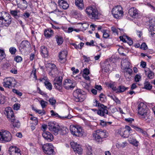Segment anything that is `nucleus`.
I'll list each match as a JSON object with an SVG mask.
<instances>
[{
    "label": "nucleus",
    "mask_w": 155,
    "mask_h": 155,
    "mask_svg": "<svg viewBox=\"0 0 155 155\" xmlns=\"http://www.w3.org/2000/svg\"><path fill=\"white\" fill-rule=\"evenodd\" d=\"M11 22V16L8 13L4 11L0 12V27H8Z\"/></svg>",
    "instance_id": "1"
},
{
    "label": "nucleus",
    "mask_w": 155,
    "mask_h": 155,
    "mask_svg": "<svg viewBox=\"0 0 155 155\" xmlns=\"http://www.w3.org/2000/svg\"><path fill=\"white\" fill-rule=\"evenodd\" d=\"M12 139V135L9 131L3 129L0 130V143H5L9 142Z\"/></svg>",
    "instance_id": "2"
},
{
    "label": "nucleus",
    "mask_w": 155,
    "mask_h": 155,
    "mask_svg": "<svg viewBox=\"0 0 155 155\" xmlns=\"http://www.w3.org/2000/svg\"><path fill=\"white\" fill-rule=\"evenodd\" d=\"M93 136L96 142L101 143L103 141V139L107 137L106 131L102 130H97L93 133Z\"/></svg>",
    "instance_id": "3"
},
{
    "label": "nucleus",
    "mask_w": 155,
    "mask_h": 155,
    "mask_svg": "<svg viewBox=\"0 0 155 155\" xmlns=\"http://www.w3.org/2000/svg\"><path fill=\"white\" fill-rule=\"evenodd\" d=\"M85 11L88 16L92 19H97L100 17V14L97 10L92 7L87 8Z\"/></svg>",
    "instance_id": "4"
},
{
    "label": "nucleus",
    "mask_w": 155,
    "mask_h": 155,
    "mask_svg": "<svg viewBox=\"0 0 155 155\" xmlns=\"http://www.w3.org/2000/svg\"><path fill=\"white\" fill-rule=\"evenodd\" d=\"M70 130L72 135L77 137L82 136L84 133L82 128L78 125H71L70 127Z\"/></svg>",
    "instance_id": "5"
},
{
    "label": "nucleus",
    "mask_w": 155,
    "mask_h": 155,
    "mask_svg": "<svg viewBox=\"0 0 155 155\" xmlns=\"http://www.w3.org/2000/svg\"><path fill=\"white\" fill-rule=\"evenodd\" d=\"M111 12L114 17L116 19H120L123 15V8L120 5L116 6L113 7Z\"/></svg>",
    "instance_id": "6"
},
{
    "label": "nucleus",
    "mask_w": 155,
    "mask_h": 155,
    "mask_svg": "<svg viewBox=\"0 0 155 155\" xmlns=\"http://www.w3.org/2000/svg\"><path fill=\"white\" fill-rule=\"evenodd\" d=\"M84 92L80 89H78L73 93L74 100L77 102H81L85 99Z\"/></svg>",
    "instance_id": "7"
},
{
    "label": "nucleus",
    "mask_w": 155,
    "mask_h": 155,
    "mask_svg": "<svg viewBox=\"0 0 155 155\" xmlns=\"http://www.w3.org/2000/svg\"><path fill=\"white\" fill-rule=\"evenodd\" d=\"M148 108L146 104L141 102L138 105V114L141 115V117L145 118L147 116Z\"/></svg>",
    "instance_id": "8"
},
{
    "label": "nucleus",
    "mask_w": 155,
    "mask_h": 155,
    "mask_svg": "<svg viewBox=\"0 0 155 155\" xmlns=\"http://www.w3.org/2000/svg\"><path fill=\"white\" fill-rule=\"evenodd\" d=\"M59 128L60 126L57 124L52 122L48 123L47 127V128L49 130L53 132L55 135L58 134Z\"/></svg>",
    "instance_id": "9"
},
{
    "label": "nucleus",
    "mask_w": 155,
    "mask_h": 155,
    "mask_svg": "<svg viewBox=\"0 0 155 155\" xmlns=\"http://www.w3.org/2000/svg\"><path fill=\"white\" fill-rule=\"evenodd\" d=\"M4 113L6 115L8 120L11 122H12L14 120V115L12 109L10 107H7L5 108Z\"/></svg>",
    "instance_id": "10"
},
{
    "label": "nucleus",
    "mask_w": 155,
    "mask_h": 155,
    "mask_svg": "<svg viewBox=\"0 0 155 155\" xmlns=\"http://www.w3.org/2000/svg\"><path fill=\"white\" fill-rule=\"evenodd\" d=\"M53 146L50 143H46L43 145L42 149L44 152L47 154L51 155L54 152Z\"/></svg>",
    "instance_id": "11"
},
{
    "label": "nucleus",
    "mask_w": 155,
    "mask_h": 155,
    "mask_svg": "<svg viewBox=\"0 0 155 155\" xmlns=\"http://www.w3.org/2000/svg\"><path fill=\"white\" fill-rule=\"evenodd\" d=\"M70 145L73 150L76 153L80 155L82 154L83 149L80 145L73 141L71 142Z\"/></svg>",
    "instance_id": "12"
},
{
    "label": "nucleus",
    "mask_w": 155,
    "mask_h": 155,
    "mask_svg": "<svg viewBox=\"0 0 155 155\" xmlns=\"http://www.w3.org/2000/svg\"><path fill=\"white\" fill-rule=\"evenodd\" d=\"M107 107L103 104H100V107H99L97 114L100 116L105 117L108 114Z\"/></svg>",
    "instance_id": "13"
},
{
    "label": "nucleus",
    "mask_w": 155,
    "mask_h": 155,
    "mask_svg": "<svg viewBox=\"0 0 155 155\" xmlns=\"http://www.w3.org/2000/svg\"><path fill=\"white\" fill-rule=\"evenodd\" d=\"M62 77H58L55 78L53 84L56 89L60 90L62 89Z\"/></svg>",
    "instance_id": "14"
},
{
    "label": "nucleus",
    "mask_w": 155,
    "mask_h": 155,
    "mask_svg": "<svg viewBox=\"0 0 155 155\" xmlns=\"http://www.w3.org/2000/svg\"><path fill=\"white\" fill-rule=\"evenodd\" d=\"M75 85L74 82L70 79H66L63 84L64 87L67 89H73Z\"/></svg>",
    "instance_id": "15"
},
{
    "label": "nucleus",
    "mask_w": 155,
    "mask_h": 155,
    "mask_svg": "<svg viewBox=\"0 0 155 155\" xmlns=\"http://www.w3.org/2000/svg\"><path fill=\"white\" fill-rule=\"evenodd\" d=\"M20 150L15 146L9 148V153L10 155H21Z\"/></svg>",
    "instance_id": "16"
},
{
    "label": "nucleus",
    "mask_w": 155,
    "mask_h": 155,
    "mask_svg": "<svg viewBox=\"0 0 155 155\" xmlns=\"http://www.w3.org/2000/svg\"><path fill=\"white\" fill-rule=\"evenodd\" d=\"M129 15L134 18H137L138 17L139 15V11L134 8H132L129 10Z\"/></svg>",
    "instance_id": "17"
},
{
    "label": "nucleus",
    "mask_w": 155,
    "mask_h": 155,
    "mask_svg": "<svg viewBox=\"0 0 155 155\" xmlns=\"http://www.w3.org/2000/svg\"><path fill=\"white\" fill-rule=\"evenodd\" d=\"M102 69L103 71L106 73H108L110 70V64L109 62L105 61L101 65Z\"/></svg>",
    "instance_id": "18"
},
{
    "label": "nucleus",
    "mask_w": 155,
    "mask_h": 155,
    "mask_svg": "<svg viewBox=\"0 0 155 155\" xmlns=\"http://www.w3.org/2000/svg\"><path fill=\"white\" fill-rule=\"evenodd\" d=\"M42 135L44 138L48 142L51 141L53 140V135L49 132H44Z\"/></svg>",
    "instance_id": "19"
},
{
    "label": "nucleus",
    "mask_w": 155,
    "mask_h": 155,
    "mask_svg": "<svg viewBox=\"0 0 155 155\" xmlns=\"http://www.w3.org/2000/svg\"><path fill=\"white\" fill-rule=\"evenodd\" d=\"M130 63L128 59L127 58H123L121 61V68L123 70L126 69V68L130 67Z\"/></svg>",
    "instance_id": "20"
},
{
    "label": "nucleus",
    "mask_w": 155,
    "mask_h": 155,
    "mask_svg": "<svg viewBox=\"0 0 155 155\" xmlns=\"http://www.w3.org/2000/svg\"><path fill=\"white\" fill-rule=\"evenodd\" d=\"M67 54V52L66 51H63L60 53L59 58V61L61 62L64 63L66 61Z\"/></svg>",
    "instance_id": "21"
},
{
    "label": "nucleus",
    "mask_w": 155,
    "mask_h": 155,
    "mask_svg": "<svg viewBox=\"0 0 155 155\" xmlns=\"http://www.w3.org/2000/svg\"><path fill=\"white\" fill-rule=\"evenodd\" d=\"M13 79L11 78H8L4 79L2 84L5 87H9L11 86Z\"/></svg>",
    "instance_id": "22"
},
{
    "label": "nucleus",
    "mask_w": 155,
    "mask_h": 155,
    "mask_svg": "<svg viewBox=\"0 0 155 155\" xmlns=\"http://www.w3.org/2000/svg\"><path fill=\"white\" fill-rule=\"evenodd\" d=\"M40 52L41 56L44 58H47L48 56V48L44 46H41Z\"/></svg>",
    "instance_id": "23"
},
{
    "label": "nucleus",
    "mask_w": 155,
    "mask_h": 155,
    "mask_svg": "<svg viewBox=\"0 0 155 155\" xmlns=\"http://www.w3.org/2000/svg\"><path fill=\"white\" fill-rule=\"evenodd\" d=\"M20 47L21 49L26 50L31 47V45L28 41H23L21 43Z\"/></svg>",
    "instance_id": "24"
},
{
    "label": "nucleus",
    "mask_w": 155,
    "mask_h": 155,
    "mask_svg": "<svg viewBox=\"0 0 155 155\" xmlns=\"http://www.w3.org/2000/svg\"><path fill=\"white\" fill-rule=\"evenodd\" d=\"M23 3L21 4L17 2V4L18 7L21 9L22 10H25L26 9L28 6V4L25 0H22Z\"/></svg>",
    "instance_id": "25"
},
{
    "label": "nucleus",
    "mask_w": 155,
    "mask_h": 155,
    "mask_svg": "<svg viewBox=\"0 0 155 155\" xmlns=\"http://www.w3.org/2000/svg\"><path fill=\"white\" fill-rule=\"evenodd\" d=\"M58 4L60 8L66 9L69 7V5L66 1L63 0H59Z\"/></svg>",
    "instance_id": "26"
},
{
    "label": "nucleus",
    "mask_w": 155,
    "mask_h": 155,
    "mask_svg": "<svg viewBox=\"0 0 155 155\" xmlns=\"http://www.w3.org/2000/svg\"><path fill=\"white\" fill-rule=\"evenodd\" d=\"M51 115L54 116L55 117L59 118L61 119H70L71 118V116H61L58 113L55 112L53 110H51L50 111Z\"/></svg>",
    "instance_id": "27"
},
{
    "label": "nucleus",
    "mask_w": 155,
    "mask_h": 155,
    "mask_svg": "<svg viewBox=\"0 0 155 155\" xmlns=\"http://www.w3.org/2000/svg\"><path fill=\"white\" fill-rule=\"evenodd\" d=\"M118 133L120 136L123 137H127L130 133L128 131L125 130L123 128L120 129Z\"/></svg>",
    "instance_id": "28"
},
{
    "label": "nucleus",
    "mask_w": 155,
    "mask_h": 155,
    "mask_svg": "<svg viewBox=\"0 0 155 155\" xmlns=\"http://www.w3.org/2000/svg\"><path fill=\"white\" fill-rule=\"evenodd\" d=\"M133 134L131 135L130 137L128 139V141L129 142L136 147L138 146V142L136 140L135 138L133 136Z\"/></svg>",
    "instance_id": "29"
},
{
    "label": "nucleus",
    "mask_w": 155,
    "mask_h": 155,
    "mask_svg": "<svg viewBox=\"0 0 155 155\" xmlns=\"http://www.w3.org/2000/svg\"><path fill=\"white\" fill-rule=\"evenodd\" d=\"M54 34L53 31L50 28L46 29L44 31V35L47 38H50Z\"/></svg>",
    "instance_id": "30"
},
{
    "label": "nucleus",
    "mask_w": 155,
    "mask_h": 155,
    "mask_svg": "<svg viewBox=\"0 0 155 155\" xmlns=\"http://www.w3.org/2000/svg\"><path fill=\"white\" fill-rule=\"evenodd\" d=\"M75 4L79 9H82L84 8L83 0H75Z\"/></svg>",
    "instance_id": "31"
},
{
    "label": "nucleus",
    "mask_w": 155,
    "mask_h": 155,
    "mask_svg": "<svg viewBox=\"0 0 155 155\" xmlns=\"http://www.w3.org/2000/svg\"><path fill=\"white\" fill-rule=\"evenodd\" d=\"M145 73L147 77L150 79L153 78L154 76L153 73L149 69L145 70Z\"/></svg>",
    "instance_id": "32"
},
{
    "label": "nucleus",
    "mask_w": 155,
    "mask_h": 155,
    "mask_svg": "<svg viewBox=\"0 0 155 155\" xmlns=\"http://www.w3.org/2000/svg\"><path fill=\"white\" fill-rule=\"evenodd\" d=\"M131 126L132 127L134 128L137 131L142 133L144 135L146 136V135H147V133L146 132V131H144L143 129H142L136 126H135L133 125H132Z\"/></svg>",
    "instance_id": "33"
},
{
    "label": "nucleus",
    "mask_w": 155,
    "mask_h": 155,
    "mask_svg": "<svg viewBox=\"0 0 155 155\" xmlns=\"http://www.w3.org/2000/svg\"><path fill=\"white\" fill-rule=\"evenodd\" d=\"M86 155H94L91 147L88 145H86Z\"/></svg>",
    "instance_id": "34"
},
{
    "label": "nucleus",
    "mask_w": 155,
    "mask_h": 155,
    "mask_svg": "<svg viewBox=\"0 0 155 155\" xmlns=\"http://www.w3.org/2000/svg\"><path fill=\"white\" fill-rule=\"evenodd\" d=\"M13 126L14 127L19 128L20 126V124L18 120H16L14 118V120L12 122H11Z\"/></svg>",
    "instance_id": "35"
},
{
    "label": "nucleus",
    "mask_w": 155,
    "mask_h": 155,
    "mask_svg": "<svg viewBox=\"0 0 155 155\" xmlns=\"http://www.w3.org/2000/svg\"><path fill=\"white\" fill-rule=\"evenodd\" d=\"M144 87L145 89L149 90L152 88V86L150 84V82L148 81H145L144 83Z\"/></svg>",
    "instance_id": "36"
},
{
    "label": "nucleus",
    "mask_w": 155,
    "mask_h": 155,
    "mask_svg": "<svg viewBox=\"0 0 155 155\" xmlns=\"http://www.w3.org/2000/svg\"><path fill=\"white\" fill-rule=\"evenodd\" d=\"M32 109L33 110L35 111L36 113H38L39 114H41V115H43L45 114V111L43 110H39L35 108L34 107H32Z\"/></svg>",
    "instance_id": "37"
},
{
    "label": "nucleus",
    "mask_w": 155,
    "mask_h": 155,
    "mask_svg": "<svg viewBox=\"0 0 155 155\" xmlns=\"http://www.w3.org/2000/svg\"><path fill=\"white\" fill-rule=\"evenodd\" d=\"M58 71L57 68H56V70L55 69H51V71L49 73V74L50 75L54 77L56 76L58 74Z\"/></svg>",
    "instance_id": "38"
},
{
    "label": "nucleus",
    "mask_w": 155,
    "mask_h": 155,
    "mask_svg": "<svg viewBox=\"0 0 155 155\" xmlns=\"http://www.w3.org/2000/svg\"><path fill=\"white\" fill-rule=\"evenodd\" d=\"M128 89V87H125L123 85H120L118 87V90L117 91V93L123 92Z\"/></svg>",
    "instance_id": "39"
},
{
    "label": "nucleus",
    "mask_w": 155,
    "mask_h": 155,
    "mask_svg": "<svg viewBox=\"0 0 155 155\" xmlns=\"http://www.w3.org/2000/svg\"><path fill=\"white\" fill-rule=\"evenodd\" d=\"M56 41L59 45H61L63 42V39L61 37L58 36H56L55 37Z\"/></svg>",
    "instance_id": "40"
},
{
    "label": "nucleus",
    "mask_w": 155,
    "mask_h": 155,
    "mask_svg": "<svg viewBox=\"0 0 155 155\" xmlns=\"http://www.w3.org/2000/svg\"><path fill=\"white\" fill-rule=\"evenodd\" d=\"M59 129V132L60 134L62 135L65 134L67 133L68 129L66 127L61 128L60 127Z\"/></svg>",
    "instance_id": "41"
},
{
    "label": "nucleus",
    "mask_w": 155,
    "mask_h": 155,
    "mask_svg": "<svg viewBox=\"0 0 155 155\" xmlns=\"http://www.w3.org/2000/svg\"><path fill=\"white\" fill-rule=\"evenodd\" d=\"M39 102L42 109L45 108L48 104V102L43 100L39 101Z\"/></svg>",
    "instance_id": "42"
},
{
    "label": "nucleus",
    "mask_w": 155,
    "mask_h": 155,
    "mask_svg": "<svg viewBox=\"0 0 155 155\" xmlns=\"http://www.w3.org/2000/svg\"><path fill=\"white\" fill-rule=\"evenodd\" d=\"M44 84L47 89L50 90L51 89L52 87V85L48 81H45L44 82Z\"/></svg>",
    "instance_id": "43"
},
{
    "label": "nucleus",
    "mask_w": 155,
    "mask_h": 155,
    "mask_svg": "<svg viewBox=\"0 0 155 155\" xmlns=\"http://www.w3.org/2000/svg\"><path fill=\"white\" fill-rule=\"evenodd\" d=\"M30 120H32V122H31V124L34 125H36L37 124L38 121L37 118L35 117H31L30 118Z\"/></svg>",
    "instance_id": "44"
},
{
    "label": "nucleus",
    "mask_w": 155,
    "mask_h": 155,
    "mask_svg": "<svg viewBox=\"0 0 155 155\" xmlns=\"http://www.w3.org/2000/svg\"><path fill=\"white\" fill-rule=\"evenodd\" d=\"M6 55L4 50L0 49V60H3L5 57Z\"/></svg>",
    "instance_id": "45"
},
{
    "label": "nucleus",
    "mask_w": 155,
    "mask_h": 155,
    "mask_svg": "<svg viewBox=\"0 0 155 155\" xmlns=\"http://www.w3.org/2000/svg\"><path fill=\"white\" fill-rule=\"evenodd\" d=\"M18 12L16 10H11L10 13L11 15L15 18L18 17Z\"/></svg>",
    "instance_id": "46"
},
{
    "label": "nucleus",
    "mask_w": 155,
    "mask_h": 155,
    "mask_svg": "<svg viewBox=\"0 0 155 155\" xmlns=\"http://www.w3.org/2000/svg\"><path fill=\"white\" fill-rule=\"evenodd\" d=\"M55 13L59 16H62L64 15V12L61 11L59 10L58 9H56L54 11Z\"/></svg>",
    "instance_id": "47"
},
{
    "label": "nucleus",
    "mask_w": 155,
    "mask_h": 155,
    "mask_svg": "<svg viewBox=\"0 0 155 155\" xmlns=\"http://www.w3.org/2000/svg\"><path fill=\"white\" fill-rule=\"evenodd\" d=\"M127 143L126 142H123L121 143H117L116 146L118 148L122 147L124 148L127 145Z\"/></svg>",
    "instance_id": "48"
},
{
    "label": "nucleus",
    "mask_w": 155,
    "mask_h": 155,
    "mask_svg": "<svg viewBox=\"0 0 155 155\" xmlns=\"http://www.w3.org/2000/svg\"><path fill=\"white\" fill-rule=\"evenodd\" d=\"M6 97L3 95L0 94V104H3L5 101Z\"/></svg>",
    "instance_id": "49"
},
{
    "label": "nucleus",
    "mask_w": 155,
    "mask_h": 155,
    "mask_svg": "<svg viewBox=\"0 0 155 155\" xmlns=\"http://www.w3.org/2000/svg\"><path fill=\"white\" fill-rule=\"evenodd\" d=\"M100 100L102 102H105L106 101V96L103 93H101L99 96Z\"/></svg>",
    "instance_id": "50"
},
{
    "label": "nucleus",
    "mask_w": 155,
    "mask_h": 155,
    "mask_svg": "<svg viewBox=\"0 0 155 155\" xmlns=\"http://www.w3.org/2000/svg\"><path fill=\"white\" fill-rule=\"evenodd\" d=\"M10 52L12 54H15L17 50L16 48L14 47H10L9 49Z\"/></svg>",
    "instance_id": "51"
},
{
    "label": "nucleus",
    "mask_w": 155,
    "mask_h": 155,
    "mask_svg": "<svg viewBox=\"0 0 155 155\" xmlns=\"http://www.w3.org/2000/svg\"><path fill=\"white\" fill-rule=\"evenodd\" d=\"M82 29L83 30H86L88 27L89 25L88 23H84L81 24Z\"/></svg>",
    "instance_id": "52"
},
{
    "label": "nucleus",
    "mask_w": 155,
    "mask_h": 155,
    "mask_svg": "<svg viewBox=\"0 0 155 155\" xmlns=\"http://www.w3.org/2000/svg\"><path fill=\"white\" fill-rule=\"evenodd\" d=\"M126 37L127 42L130 45H131L133 44V42L131 38L129 37L128 36H124Z\"/></svg>",
    "instance_id": "53"
},
{
    "label": "nucleus",
    "mask_w": 155,
    "mask_h": 155,
    "mask_svg": "<svg viewBox=\"0 0 155 155\" xmlns=\"http://www.w3.org/2000/svg\"><path fill=\"white\" fill-rule=\"evenodd\" d=\"M22 57L20 56H16L14 58V60L17 62H19L22 61Z\"/></svg>",
    "instance_id": "54"
},
{
    "label": "nucleus",
    "mask_w": 155,
    "mask_h": 155,
    "mask_svg": "<svg viewBox=\"0 0 155 155\" xmlns=\"http://www.w3.org/2000/svg\"><path fill=\"white\" fill-rule=\"evenodd\" d=\"M12 91L19 96H21L22 95V93L16 89H13L12 90Z\"/></svg>",
    "instance_id": "55"
},
{
    "label": "nucleus",
    "mask_w": 155,
    "mask_h": 155,
    "mask_svg": "<svg viewBox=\"0 0 155 155\" xmlns=\"http://www.w3.org/2000/svg\"><path fill=\"white\" fill-rule=\"evenodd\" d=\"M141 77L140 75L137 74L134 78V80L136 82H139L141 79Z\"/></svg>",
    "instance_id": "56"
},
{
    "label": "nucleus",
    "mask_w": 155,
    "mask_h": 155,
    "mask_svg": "<svg viewBox=\"0 0 155 155\" xmlns=\"http://www.w3.org/2000/svg\"><path fill=\"white\" fill-rule=\"evenodd\" d=\"M48 66L50 68H51V70L52 69H54V68L55 69V70H56V66L54 64L52 63H48Z\"/></svg>",
    "instance_id": "57"
},
{
    "label": "nucleus",
    "mask_w": 155,
    "mask_h": 155,
    "mask_svg": "<svg viewBox=\"0 0 155 155\" xmlns=\"http://www.w3.org/2000/svg\"><path fill=\"white\" fill-rule=\"evenodd\" d=\"M49 101L50 104L52 105H54L56 102L54 98H50Z\"/></svg>",
    "instance_id": "58"
},
{
    "label": "nucleus",
    "mask_w": 155,
    "mask_h": 155,
    "mask_svg": "<svg viewBox=\"0 0 155 155\" xmlns=\"http://www.w3.org/2000/svg\"><path fill=\"white\" fill-rule=\"evenodd\" d=\"M100 104H101L99 103L98 101L97 100H94L93 104L94 106L95 107L98 106L99 107H100Z\"/></svg>",
    "instance_id": "59"
},
{
    "label": "nucleus",
    "mask_w": 155,
    "mask_h": 155,
    "mask_svg": "<svg viewBox=\"0 0 155 155\" xmlns=\"http://www.w3.org/2000/svg\"><path fill=\"white\" fill-rule=\"evenodd\" d=\"M124 36H127L126 35H123V36H120L119 38L120 40L124 42H127L126 38Z\"/></svg>",
    "instance_id": "60"
},
{
    "label": "nucleus",
    "mask_w": 155,
    "mask_h": 155,
    "mask_svg": "<svg viewBox=\"0 0 155 155\" xmlns=\"http://www.w3.org/2000/svg\"><path fill=\"white\" fill-rule=\"evenodd\" d=\"M127 72H128L130 74H131L132 72V69L130 68V67L126 68V69L124 70Z\"/></svg>",
    "instance_id": "61"
},
{
    "label": "nucleus",
    "mask_w": 155,
    "mask_h": 155,
    "mask_svg": "<svg viewBox=\"0 0 155 155\" xmlns=\"http://www.w3.org/2000/svg\"><path fill=\"white\" fill-rule=\"evenodd\" d=\"M147 45L144 43H142L140 46V48L143 50L147 49Z\"/></svg>",
    "instance_id": "62"
},
{
    "label": "nucleus",
    "mask_w": 155,
    "mask_h": 155,
    "mask_svg": "<svg viewBox=\"0 0 155 155\" xmlns=\"http://www.w3.org/2000/svg\"><path fill=\"white\" fill-rule=\"evenodd\" d=\"M103 37L104 38H107L109 36V34L106 31H104L103 32Z\"/></svg>",
    "instance_id": "63"
},
{
    "label": "nucleus",
    "mask_w": 155,
    "mask_h": 155,
    "mask_svg": "<svg viewBox=\"0 0 155 155\" xmlns=\"http://www.w3.org/2000/svg\"><path fill=\"white\" fill-rule=\"evenodd\" d=\"M111 30L114 33L118 34L117 29L114 27H112L111 28Z\"/></svg>",
    "instance_id": "64"
}]
</instances>
